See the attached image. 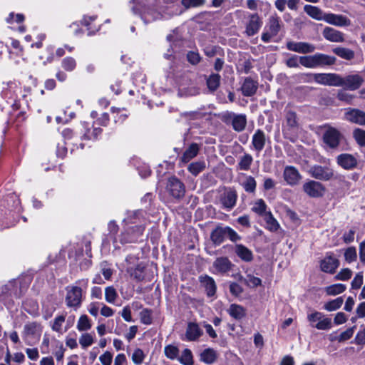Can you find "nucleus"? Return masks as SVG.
Masks as SVG:
<instances>
[{"instance_id":"obj_51","label":"nucleus","mask_w":365,"mask_h":365,"mask_svg":"<svg viewBox=\"0 0 365 365\" xmlns=\"http://www.w3.org/2000/svg\"><path fill=\"white\" fill-rule=\"evenodd\" d=\"M267 205L262 199L257 200L252 208V211L262 215L265 213Z\"/></svg>"},{"instance_id":"obj_64","label":"nucleus","mask_w":365,"mask_h":365,"mask_svg":"<svg viewBox=\"0 0 365 365\" xmlns=\"http://www.w3.org/2000/svg\"><path fill=\"white\" fill-rule=\"evenodd\" d=\"M128 361L124 354H118L114 359L113 365H127Z\"/></svg>"},{"instance_id":"obj_59","label":"nucleus","mask_w":365,"mask_h":365,"mask_svg":"<svg viewBox=\"0 0 365 365\" xmlns=\"http://www.w3.org/2000/svg\"><path fill=\"white\" fill-rule=\"evenodd\" d=\"M187 60L192 65H197L201 60V57L197 52L189 51L187 53Z\"/></svg>"},{"instance_id":"obj_61","label":"nucleus","mask_w":365,"mask_h":365,"mask_svg":"<svg viewBox=\"0 0 365 365\" xmlns=\"http://www.w3.org/2000/svg\"><path fill=\"white\" fill-rule=\"evenodd\" d=\"M285 63L289 68H297L300 64L299 56L297 55H292L286 60Z\"/></svg>"},{"instance_id":"obj_45","label":"nucleus","mask_w":365,"mask_h":365,"mask_svg":"<svg viewBox=\"0 0 365 365\" xmlns=\"http://www.w3.org/2000/svg\"><path fill=\"white\" fill-rule=\"evenodd\" d=\"M344 259L350 264L355 262L357 259L356 249L355 247H349L344 251Z\"/></svg>"},{"instance_id":"obj_2","label":"nucleus","mask_w":365,"mask_h":365,"mask_svg":"<svg viewBox=\"0 0 365 365\" xmlns=\"http://www.w3.org/2000/svg\"><path fill=\"white\" fill-rule=\"evenodd\" d=\"M210 239L215 245H221L226 239L233 242L241 240V237L230 227L217 226L210 234Z\"/></svg>"},{"instance_id":"obj_49","label":"nucleus","mask_w":365,"mask_h":365,"mask_svg":"<svg viewBox=\"0 0 365 365\" xmlns=\"http://www.w3.org/2000/svg\"><path fill=\"white\" fill-rule=\"evenodd\" d=\"M355 327H351L341 333L338 336L332 338L331 340H336L339 342L345 341L351 338L354 334Z\"/></svg>"},{"instance_id":"obj_43","label":"nucleus","mask_w":365,"mask_h":365,"mask_svg":"<svg viewBox=\"0 0 365 365\" xmlns=\"http://www.w3.org/2000/svg\"><path fill=\"white\" fill-rule=\"evenodd\" d=\"M179 361L183 365H192L193 364V356L192 351L185 349L181 356L178 358Z\"/></svg>"},{"instance_id":"obj_15","label":"nucleus","mask_w":365,"mask_h":365,"mask_svg":"<svg viewBox=\"0 0 365 365\" xmlns=\"http://www.w3.org/2000/svg\"><path fill=\"white\" fill-rule=\"evenodd\" d=\"M283 178L287 185L294 186L299 183L302 177L294 166H286L283 172Z\"/></svg>"},{"instance_id":"obj_6","label":"nucleus","mask_w":365,"mask_h":365,"mask_svg":"<svg viewBox=\"0 0 365 365\" xmlns=\"http://www.w3.org/2000/svg\"><path fill=\"white\" fill-rule=\"evenodd\" d=\"M364 81V78L359 74H349L345 76H340L339 87L349 91L359 89Z\"/></svg>"},{"instance_id":"obj_44","label":"nucleus","mask_w":365,"mask_h":365,"mask_svg":"<svg viewBox=\"0 0 365 365\" xmlns=\"http://www.w3.org/2000/svg\"><path fill=\"white\" fill-rule=\"evenodd\" d=\"M265 221L269 230L276 232L279 229V225L270 212L266 214Z\"/></svg>"},{"instance_id":"obj_17","label":"nucleus","mask_w":365,"mask_h":365,"mask_svg":"<svg viewBox=\"0 0 365 365\" xmlns=\"http://www.w3.org/2000/svg\"><path fill=\"white\" fill-rule=\"evenodd\" d=\"M337 164L345 170H352L357 166L356 158L349 153H342L336 158Z\"/></svg>"},{"instance_id":"obj_9","label":"nucleus","mask_w":365,"mask_h":365,"mask_svg":"<svg viewBox=\"0 0 365 365\" xmlns=\"http://www.w3.org/2000/svg\"><path fill=\"white\" fill-rule=\"evenodd\" d=\"M311 76L316 83L320 85L339 87V74L335 73H314Z\"/></svg>"},{"instance_id":"obj_46","label":"nucleus","mask_w":365,"mask_h":365,"mask_svg":"<svg viewBox=\"0 0 365 365\" xmlns=\"http://www.w3.org/2000/svg\"><path fill=\"white\" fill-rule=\"evenodd\" d=\"M205 168L204 162H194L189 165L187 169L193 175L196 176Z\"/></svg>"},{"instance_id":"obj_22","label":"nucleus","mask_w":365,"mask_h":365,"mask_svg":"<svg viewBox=\"0 0 365 365\" xmlns=\"http://www.w3.org/2000/svg\"><path fill=\"white\" fill-rule=\"evenodd\" d=\"M266 135L264 132L260 129H257L252 138V145L253 146V149L257 152H261L266 144Z\"/></svg>"},{"instance_id":"obj_58","label":"nucleus","mask_w":365,"mask_h":365,"mask_svg":"<svg viewBox=\"0 0 365 365\" xmlns=\"http://www.w3.org/2000/svg\"><path fill=\"white\" fill-rule=\"evenodd\" d=\"M140 316L143 324H150L152 323L151 312L149 309H143L140 313Z\"/></svg>"},{"instance_id":"obj_24","label":"nucleus","mask_w":365,"mask_h":365,"mask_svg":"<svg viewBox=\"0 0 365 365\" xmlns=\"http://www.w3.org/2000/svg\"><path fill=\"white\" fill-rule=\"evenodd\" d=\"M324 21L336 26H346L350 24V21L346 16L334 14H326Z\"/></svg>"},{"instance_id":"obj_4","label":"nucleus","mask_w":365,"mask_h":365,"mask_svg":"<svg viewBox=\"0 0 365 365\" xmlns=\"http://www.w3.org/2000/svg\"><path fill=\"white\" fill-rule=\"evenodd\" d=\"M310 325L318 330H329L332 327V320L322 312L314 311L307 315Z\"/></svg>"},{"instance_id":"obj_37","label":"nucleus","mask_w":365,"mask_h":365,"mask_svg":"<svg viewBox=\"0 0 365 365\" xmlns=\"http://www.w3.org/2000/svg\"><path fill=\"white\" fill-rule=\"evenodd\" d=\"M220 76L217 73L211 74L207 79V86L210 91H215L220 84Z\"/></svg>"},{"instance_id":"obj_60","label":"nucleus","mask_w":365,"mask_h":365,"mask_svg":"<svg viewBox=\"0 0 365 365\" xmlns=\"http://www.w3.org/2000/svg\"><path fill=\"white\" fill-rule=\"evenodd\" d=\"M363 284V273H357L351 282V288L354 289H359Z\"/></svg>"},{"instance_id":"obj_35","label":"nucleus","mask_w":365,"mask_h":365,"mask_svg":"<svg viewBox=\"0 0 365 365\" xmlns=\"http://www.w3.org/2000/svg\"><path fill=\"white\" fill-rule=\"evenodd\" d=\"M241 185L247 192L254 193L256 190L257 182L252 176L247 175Z\"/></svg>"},{"instance_id":"obj_26","label":"nucleus","mask_w":365,"mask_h":365,"mask_svg":"<svg viewBox=\"0 0 365 365\" xmlns=\"http://www.w3.org/2000/svg\"><path fill=\"white\" fill-rule=\"evenodd\" d=\"M258 88V83L250 77L245 79L241 91L245 96H252L255 94Z\"/></svg>"},{"instance_id":"obj_21","label":"nucleus","mask_w":365,"mask_h":365,"mask_svg":"<svg viewBox=\"0 0 365 365\" xmlns=\"http://www.w3.org/2000/svg\"><path fill=\"white\" fill-rule=\"evenodd\" d=\"M262 25L259 16L257 14H253L250 16L249 21L246 26V34L249 36H252L257 34Z\"/></svg>"},{"instance_id":"obj_3","label":"nucleus","mask_w":365,"mask_h":365,"mask_svg":"<svg viewBox=\"0 0 365 365\" xmlns=\"http://www.w3.org/2000/svg\"><path fill=\"white\" fill-rule=\"evenodd\" d=\"M285 123L282 127L284 136L292 141L294 140L299 130V122L297 113L292 110L285 111Z\"/></svg>"},{"instance_id":"obj_33","label":"nucleus","mask_w":365,"mask_h":365,"mask_svg":"<svg viewBox=\"0 0 365 365\" xmlns=\"http://www.w3.org/2000/svg\"><path fill=\"white\" fill-rule=\"evenodd\" d=\"M227 312L232 317L238 320L242 319L246 314L245 309L236 304H231Z\"/></svg>"},{"instance_id":"obj_41","label":"nucleus","mask_w":365,"mask_h":365,"mask_svg":"<svg viewBox=\"0 0 365 365\" xmlns=\"http://www.w3.org/2000/svg\"><path fill=\"white\" fill-rule=\"evenodd\" d=\"M91 328V320L86 315H82L80 317L78 323L77 329L80 331H88Z\"/></svg>"},{"instance_id":"obj_63","label":"nucleus","mask_w":365,"mask_h":365,"mask_svg":"<svg viewBox=\"0 0 365 365\" xmlns=\"http://www.w3.org/2000/svg\"><path fill=\"white\" fill-rule=\"evenodd\" d=\"M354 340L356 344H365V328H363L358 331Z\"/></svg>"},{"instance_id":"obj_5","label":"nucleus","mask_w":365,"mask_h":365,"mask_svg":"<svg viewBox=\"0 0 365 365\" xmlns=\"http://www.w3.org/2000/svg\"><path fill=\"white\" fill-rule=\"evenodd\" d=\"M281 27L282 22L280 18L277 16H270L264 31L262 34V40L265 43L269 42L273 37L278 34Z\"/></svg>"},{"instance_id":"obj_19","label":"nucleus","mask_w":365,"mask_h":365,"mask_svg":"<svg viewBox=\"0 0 365 365\" xmlns=\"http://www.w3.org/2000/svg\"><path fill=\"white\" fill-rule=\"evenodd\" d=\"M346 119L360 125H365V112L356 108H350L345 113Z\"/></svg>"},{"instance_id":"obj_52","label":"nucleus","mask_w":365,"mask_h":365,"mask_svg":"<svg viewBox=\"0 0 365 365\" xmlns=\"http://www.w3.org/2000/svg\"><path fill=\"white\" fill-rule=\"evenodd\" d=\"M164 352L168 358L175 359L178 356L179 349L175 346L168 345L165 347Z\"/></svg>"},{"instance_id":"obj_47","label":"nucleus","mask_w":365,"mask_h":365,"mask_svg":"<svg viewBox=\"0 0 365 365\" xmlns=\"http://www.w3.org/2000/svg\"><path fill=\"white\" fill-rule=\"evenodd\" d=\"M62 68L66 71H73L76 67V61L72 57L64 58L61 61Z\"/></svg>"},{"instance_id":"obj_13","label":"nucleus","mask_w":365,"mask_h":365,"mask_svg":"<svg viewBox=\"0 0 365 365\" xmlns=\"http://www.w3.org/2000/svg\"><path fill=\"white\" fill-rule=\"evenodd\" d=\"M41 327L40 324L36 322L28 323L24 325L22 332L23 338L26 344L31 345L30 339L34 337L39 338L41 334Z\"/></svg>"},{"instance_id":"obj_31","label":"nucleus","mask_w":365,"mask_h":365,"mask_svg":"<svg viewBox=\"0 0 365 365\" xmlns=\"http://www.w3.org/2000/svg\"><path fill=\"white\" fill-rule=\"evenodd\" d=\"M333 52L345 60L350 61L354 58V51L347 48L338 46L333 49Z\"/></svg>"},{"instance_id":"obj_7","label":"nucleus","mask_w":365,"mask_h":365,"mask_svg":"<svg viewBox=\"0 0 365 365\" xmlns=\"http://www.w3.org/2000/svg\"><path fill=\"white\" fill-rule=\"evenodd\" d=\"M323 141L330 148H337L343 138L342 134L335 128L327 127L323 133Z\"/></svg>"},{"instance_id":"obj_25","label":"nucleus","mask_w":365,"mask_h":365,"mask_svg":"<svg viewBox=\"0 0 365 365\" xmlns=\"http://www.w3.org/2000/svg\"><path fill=\"white\" fill-rule=\"evenodd\" d=\"M323 36L331 42H343L344 34L331 27H326L322 32Z\"/></svg>"},{"instance_id":"obj_12","label":"nucleus","mask_w":365,"mask_h":365,"mask_svg":"<svg viewBox=\"0 0 365 365\" xmlns=\"http://www.w3.org/2000/svg\"><path fill=\"white\" fill-rule=\"evenodd\" d=\"M82 289L79 287H68L66 297V305L69 307H78L81 304Z\"/></svg>"},{"instance_id":"obj_8","label":"nucleus","mask_w":365,"mask_h":365,"mask_svg":"<svg viewBox=\"0 0 365 365\" xmlns=\"http://www.w3.org/2000/svg\"><path fill=\"white\" fill-rule=\"evenodd\" d=\"M166 190L175 199H180L183 197L185 193L184 184L175 176L168 179Z\"/></svg>"},{"instance_id":"obj_53","label":"nucleus","mask_w":365,"mask_h":365,"mask_svg":"<svg viewBox=\"0 0 365 365\" xmlns=\"http://www.w3.org/2000/svg\"><path fill=\"white\" fill-rule=\"evenodd\" d=\"M352 271L349 268H344L341 269V271L334 277L336 280H342L346 281L349 279L351 277Z\"/></svg>"},{"instance_id":"obj_28","label":"nucleus","mask_w":365,"mask_h":365,"mask_svg":"<svg viewBox=\"0 0 365 365\" xmlns=\"http://www.w3.org/2000/svg\"><path fill=\"white\" fill-rule=\"evenodd\" d=\"M232 125L233 129L237 132L245 130L247 125V118L245 114H232Z\"/></svg>"},{"instance_id":"obj_32","label":"nucleus","mask_w":365,"mask_h":365,"mask_svg":"<svg viewBox=\"0 0 365 365\" xmlns=\"http://www.w3.org/2000/svg\"><path fill=\"white\" fill-rule=\"evenodd\" d=\"M213 265L218 272H226L230 269L231 262L227 257H219Z\"/></svg>"},{"instance_id":"obj_20","label":"nucleus","mask_w":365,"mask_h":365,"mask_svg":"<svg viewBox=\"0 0 365 365\" xmlns=\"http://www.w3.org/2000/svg\"><path fill=\"white\" fill-rule=\"evenodd\" d=\"M202 330L197 323L189 322L187 324L184 339L189 341H197L202 335Z\"/></svg>"},{"instance_id":"obj_34","label":"nucleus","mask_w":365,"mask_h":365,"mask_svg":"<svg viewBox=\"0 0 365 365\" xmlns=\"http://www.w3.org/2000/svg\"><path fill=\"white\" fill-rule=\"evenodd\" d=\"M217 359L216 351L210 348L205 349L200 354V360L207 364H211L215 361Z\"/></svg>"},{"instance_id":"obj_23","label":"nucleus","mask_w":365,"mask_h":365,"mask_svg":"<svg viewBox=\"0 0 365 365\" xmlns=\"http://www.w3.org/2000/svg\"><path fill=\"white\" fill-rule=\"evenodd\" d=\"M199 281L202 287L205 288L207 297H212L216 293V284L212 277L208 275H201L199 277Z\"/></svg>"},{"instance_id":"obj_1","label":"nucleus","mask_w":365,"mask_h":365,"mask_svg":"<svg viewBox=\"0 0 365 365\" xmlns=\"http://www.w3.org/2000/svg\"><path fill=\"white\" fill-rule=\"evenodd\" d=\"M336 58L324 53H317L312 56H299V63L306 68H317L331 66L335 63Z\"/></svg>"},{"instance_id":"obj_57","label":"nucleus","mask_w":365,"mask_h":365,"mask_svg":"<svg viewBox=\"0 0 365 365\" xmlns=\"http://www.w3.org/2000/svg\"><path fill=\"white\" fill-rule=\"evenodd\" d=\"M245 283L249 287H256L261 284L262 280L259 277L248 274L245 279Z\"/></svg>"},{"instance_id":"obj_54","label":"nucleus","mask_w":365,"mask_h":365,"mask_svg":"<svg viewBox=\"0 0 365 365\" xmlns=\"http://www.w3.org/2000/svg\"><path fill=\"white\" fill-rule=\"evenodd\" d=\"M354 137L359 145L365 146V130L356 128L354 130Z\"/></svg>"},{"instance_id":"obj_38","label":"nucleus","mask_w":365,"mask_h":365,"mask_svg":"<svg viewBox=\"0 0 365 365\" xmlns=\"http://www.w3.org/2000/svg\"><path fill=\"white\" fill-rule=\"evenodd\" d=\"M346 289L345 284H334L328 286L325 288V292L327 295L335 296L343 293Z\"/></svg>"},{"instance_id":"obj_39","label":"nucleus","mask_w":365,"mask_h":365,"mask_svg":"<svg viewBox=\"0 0 365 365\" xmlns=\"http://www.w3.org/2000/svg\"><path fill=\"white\" fill-rule=\"evenodd\" d=\"M253 158L250 154L245 153L241 157L237 168L241 170L247 171L250 170Z\"/></svg>"},{"instance_id":"obj_40","label":"nucleus","mask_w":365,"mask_h":365,"mask_svg":"<svg viewBox=\"0 0 365 365\" xmlns=\"http://www.w3.org/2000/svg\"><path fill=\"white\" fill-rule=\"evenodd\" d=\"M127 272L130 274V277L137 281H142L144 279L143 268L140 265L133 268L131 267H127Z\"/></svg>"},{"instance_id":"obj_55","label":"nucleus","mask_w":365,"mask_h":365,"mask_svg":"<svg viewBox=\"0 0 365 365\" xmlns=\"http://www.w3.org/2000/svg\"><path fill=\"white\" fill-rule=\"evenodd\" d=\"M336 97L339 101H344L347 103H351L354 98V96L347 93L344 90H340L338 91Z\"/></svg>"},{"instance_id":"obj_14","label":"nucleus","mask_w":365,"mask_h":365,"mask_svg":"<svg viewBox=\"0 0 365 365\" xmlns=\"http://www.w3.org/2000/svg\"><path fill=\"white\" fill-rule=\"evenodd\" d=\"M339 266V260L334 257L332 253H327L320 261V269L322 272L334 274Z\"/></svg>"},{"instance_id":"obj_42","label":"nucleus","mask_w":365,"mask_h":365,"mask_svg":"<svg viewBox=\"0 0 365 365\" xmlns=\"http://www.w3.org/2000/svg\"><path fill=\"white\" fill-rule=\"evenodd\" d=\"M118 297L116 289L113 286L105 289V299L108 303L114 304Z\"/></svg>"},{"instance_id":"obj_11","label":"nucleus","mask_w":365,"mask_h":365,"mask_svg":"<svg viewBox=\"0 0 365 365\" xmlns=\"http://www.w3.org/2000/svg\"><path fill=\"white\" fill-rule=\"evenodd\" d=\"M309 174L313 178L328 181L334 176V171L327 166L314 165L309 168Z\"/></svg>"},{"instance_id":"obj_36","label":"nucleus","mask_w":365,"mask_h":365,"mask_svg":"<svg viewBox=\"0 0 365 365\" xmlns=\"http://www.w3.org/2000/svg\"><path fill=\"white\" fill-rule=\"evenodd\" d=\"M344 299L341 297L329 301L324 304L323 308L327 312H334L339 309L343 304Z\"/></svg>"},{"instance_id":"obj_16","label":"nucleus","mask_w":365,"mask_h":365,"mask_svg":"<svg viewBox=\"0 0 365 365\" xmlns=\"http://www.w3.org/2000/svg\"><path fill=\"white\" fill-rule=\"evenodd\" d=\"M286 46L288 50L303 54L312 53L316 49L313 44L302 41H288Z\"/></svg>"},{"instance_id":"obj_62","label":"nucleus","mask_w":365,"mask_h":365,"mask_svg":"<svg viewBox=\"0 0 365 365\" xmlns=\"http://www.w3.org/2000/svg\"><path fill=\"white\" fill-rule=\"evenodd\" d=\"M230 292L232 295L238 297L242 293L243 289L237 283L232 282L230 284Z\"/></svg>"},{"instance_id":"obj_48","label":"nucleus","mask_w":365,"mask_h":365,"mask_svg":"<svg viewBox=\"0 0 365 365\" xmlns=\"http://www.w3.org/2000/svg\"><path fill=\"white\" fill-rule=\"evenodd\" d=\"M94 342V338L90 333L83 334L79 338V344L82 348L86 349L93 344Z\"/></svg>"},{"instance_id":"obj_30","label":"nucleus","mask_w":365,"mask_h":365,"mask_svg":"<svg viewBox=\"0 0 365 365\" xmlns=\"http://www.w3.org/2000/svg\"><path fill=\"white\" fill-rule=\"evenodd\" d=\"M198 145L197 143H192L183 153L180 160L184 163H187L194 158L198 154Z\"/></svg>"},{"instance_id":"obj_10","label":"nucleus","mask_w":365,"mask_h":365,"mask_svg":"<svg viewBox=\"0 0 365 365\" xmlns=\"http://www.w3.org/2000/svg\"><path fill=\"white\" fill-rule=\"evenodd\" d=\"M302 190L309 197L318 198L324 195L326 188L321 182L310 180L304 183Z\"/></svg>"},{"instance_id":"obj_29","label":"nucleus","mask_w":365,"mask_h":365,"mask_svg":"<svg viewBox=\"0 0 365 365\" xmlns=\"http://www.w3.org/2000/svg\"><path fill=\"white\" fill-rule=\"evenodd\" d=\"M304 11L311 18L317 20H324L325 14L321 9L317 6L307 4L304 6Z\"/></svg>"},{"instance_id":"obj_50","label":"nucleus","mask_w":365,"mask_h":365,"mask_svg":"<svg viewBox=\"0 0 365 365\" xmlns=\"http://www.w3.org/2000/svg\"><path fill=\"white\" fill-rule=\"evenodd\" d=\"M145 355L143 351L139 348L135 349L132 354V361L136 365L141 364L144 359Z\"/></svg>"},{"instance_id":"obj_18","label":"nucleus","mask_w":365,"mask_h":365,"mask_svg":"<svg viewBox=\"0 0 365 365\" xmlns=\"http://www.w3.org/2000/svg\"><path fill=\"white\" fill-rule=\"evenodd\" d=\"M237 199V192L235 190L230 189L221 195L220 202L225 208L231 210L235 206Z\"/></svg>"},{"instance_id":"obj_56","label":"nucleus","mask_w":365,"mask_h":365,"mask_svg":"<svg viewBox=\"0 0 365 365\" xmlns=\"http://www.w3.org/2000/svg\"><path fill=\"white\" fill-rule=\"evenodd\" d=\"M113 358V354L109 351H106L99 356V361L102 365H111Z\"/></svg>"},{"instance_id":"obj_27","label":"nucleus","mask_w":365,"mask_h":365,"mask_svg":"<svg viewBox=\"0 0 365 365\" xmlns=\"http://www.w3.org/2000/svg\"><path fill=\"white\" fill-rule=\"evenodd\" d=\"M235 251L236 255L245 262H251L253 259L252 252L242 244H237Z\"/></svg>"}]
</instances>
